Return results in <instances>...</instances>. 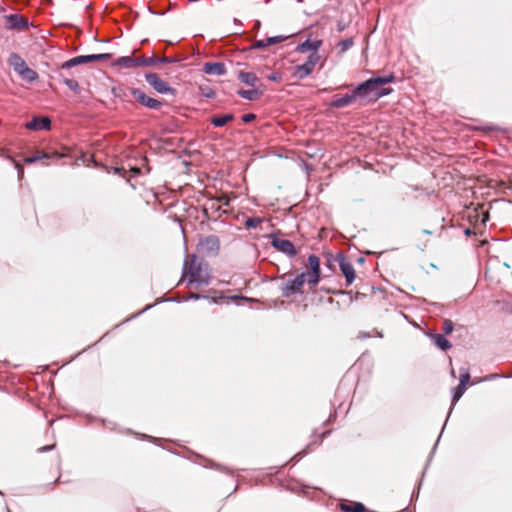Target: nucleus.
Masks as SVG:
<instances>
[{
    "label": "nucleus",
    "mask_w": 512,
    "mask_h": 512,
    "mask_svg": "<svg viewBox=\"0 0 512 512\" xmlns=\"http://www.w3.org/2000/svg\"><path fill=\"white\" fill-rule=\"evenodd\" d=\"M395 80L396 77L393 73L383 76L371 77L364 82L359 83L351 90L350 93L334 95L330 102V107L334 109H341L351 105L354 102L363 104L364 101L370 96L371 91H373L376 87L393 83Z\"/></svg>",
    "instance_id": "1"
},
{
    "label": "nucleus",
    "mask_w": 512,
    "mask_h": 512,
    "mask_svg": "<svg viewBox=\"0 0 512 512\" xmlns=\"http://www.w3.org/2000/svg\"><path fill=\"white\" fill-rule=\"evenodd\" d=\"M307 262L309 266V270L307 272H302L294 279H290L280 285L279 288L283 297L289 298L301 293L305 281H307V283L312 287L318 285L321 279L320 259L315 254H310Z\"/></svg>",
    "instance_id": "2"
},
{
    "label": "nucleus",
    "mask_w": 512,
    "mask_h": 512,
    "mask_svg": "<svg viewBox=\"0 0 512 512\" xmlns=\"http://www.w3.org/2000/svg\"><path fill=\"white\" fill-rule=\"evenodd\" d=\"M202 265L203 259L198 258L195 254L191 255L189 263L185 260L183 265V274H186L188 269L189 285L196 284L198 286H207L210 284V276L208 273H203Z\"/></svg>",
    "instance_id": "3"
},
{
    "label": "nucleus",
    "mask_w": 512,
    "mask_h": 512,
    "mask_svg": "<svg viewBox=\"0 0 512 512\" xmlns=\"http://www.w3.org/2000/svg\"><path fill=\"white\" fill-rule=\"evenodd\" d=\"M111 57H112L111 53L79 55V56L73 57V58L65 61L61 65V70H69L78 65L86 64V63H90V62H94V61L109 60V59H111Z\"/></svg>",
    "instance_id": "4"
},
{
    "label": "nucleus",
    "mask_w": 512,
    "mask_h": 512,
    "mask_svg": "<svg viewBox=\"0 0 512 512\" xmlns=\"http://www.w3.org/2000/svg\"><path fill=\"white\" fill-rule=\"evenodd\" d=\"M146 82L158 93L176 96L177 90L171 87L168 82L164 81L157 73L148 72L145 74Z\"/></svg>",
    "instance_id": "5"
},
{
    "label": "nucleus",
    "mask_w": 512,
    "mask_h": 512,
    "mask_svg": "<svg viewBox=\"0 0 512 512\" xmlns=\"http://www.w3.org/2000/svg\"><path fill=\"white\" fill-rule=\"evenodd\" d=\"M198 250L205 256H216L220 250V240L216 235H208L198 244Z\"/></svg>",
    "instance_id": "6"
},
{
    "label": "nucleus",
    "mask_w": 512,
    "mask_h": 512,
    "mask_svg": "<svg viewBox=\"0 0 512 512\" xmlns=\"http://www.w3.org/2000/svg\"><path fill=\"white\" fill-rule=\"evenodd\" d=\"M130 93L133 95L136 100L143 106L153 109L159 110L163 103L155 98L147 96L143 91L139 88H130Z\"/></svg>",
    "instance_id": "7"
},
{
    "label": "nucleus",
    "mask_w": 512,
    "mask_h": 512,
    "mask_svg": "<svg viewBox=\"0 0 512 512\" xmlns=\"http://www.w3.org/2000/svg\"><path fill=\"white\" fill-rule=\"evenodd\" d=\"M340 270L345 277L346 285H351L355 280V270L353 265L347 260L346 256L340 252L336 256Z\"/></svg>",
    "instance_id": "8"
},
{
    "label": "nucleus",
    "mask_w": 512,
    "mask_h": 512,
    "mask_svg": "<svg viewBox=\"0 0 512 512\" xmlns=\"http://www.w3.org/2000/svg\"><path fill=\"white\" fill-rule=\"evenodd\" d=\"M271 245L273 248L287 255L290 258L295 257L297 255V249L295 248V245L288 239H281L276 236H273L271 239Z\"/></svg>",
    "instance_id": "9"
},
{
    "label": "nucleus",
    "mask_w": 512,
    "mask_h": 512,
    "mask_svg": "<svg viewBox=\"0 0 512 512\" xmlns=\"http://www.w3.org/2000/svg\"><path fill=\"white\" fill-rule=\"evenodd\" d=\"M25 127L33 131H48L51 129V119L48 116H33L32 119L25 124Z\"/></svg>",
    "instance_id": "10"
},
{
    "label": "nucleus",
    "mask_w": 512,
    "mask_h": 512,
    "mask_svg": "<svg viewBox=\"0 0 512 512\" xmlns=\"http://www.w3.org/2000/svg\"><path fill=\"white\" fill-rule=\"evenodd\" d=\"M180 61V58L173 56L157 57L153 55L151 57H141V63L143 67L153 66L157 64H175L179 63Z\"/></svg>",
    "instance_id": "11"
},
{
    "label": "nucleus",
    "mask_w": 512,
    "mask_h": 512,
    "mask_svg": "<svg viewBox=\"0 0 512 512\" xmlns=\"http://www.w3.org/2000/svg\"><path fill=\"white\" fill-rule=\"evenodd\" d=\"M65 155L59 152L38 151L35 155L24 158L25 164H33L41 160L61 159Z\"/></svg>",
    "instance_id": "12"
},
{
    "label": "nucleus",
    "mask_w": 512,
    "mask_h": 512,
    "mask_svg": "<svg viewBox=\"0 0 512 512\" xmlns=\"http://www.w3.org/2000/svg\"><path fill=\"white\" fill-rule=\"evenodd\" d=\"M265 91V86L263 84L258 85V87H253L252 89H238L236 91L237 95L241 98L249 101H255L259 99Z\"/></svg>",
    "instance_id": "13"
},
{
    "label": "nucleus",
    "mask_w": 512,
    "mask_h": 512,
    "mask_svg": "<svg viewBox=\"0 0 512 512\" xmlns=\"http://www.w3.org/2000/svg\"><path fill=\"white\" fill-rule=\"evenodd\" d=\"M113 66L132 69L135 67L142 66L141 57H131V56H121L114 60L112 63Z\"/></svg>",
    "instance_id": "14"
},
{
    "label": "nucleus",
    "mask_w": 512,
    "mask_h": 512,
    "mask_svg": "<svg viewBox=\"0 0 512 512\" xmlns=\"http://www.w3.org/2000/svg\"><path fill=\"white\" fill-rule=\"evenodd\" d=\"M203 72L207 75L223 76L227 69L223 62H207L203 65Z\"/></svg>",
    "instance_id": "15"
},
{
    "label": "nucleus",
    "mask_w": 512,
    "mask_h": 512,
    "mask_svg": "<svg viewBox=\"0 0 512 512\" xmlns=\"http://www.w3.org/2000/svg\"><path fill=\"white\" fill-rule=\"evenodd\" d=\"M10 29H23L29 27L28 20L20 14H9L6 16Z\"/></svg>",
    "instance_id": "16"
},
{
    "label": "nucleus",
    "mask_w": 512,
    "mask_h": 512,
    "mask_svg": "<svg viewBox=\"0 0 512 512\" xmlns=\"http://www.w3.org/2000/svg\"><path fill=\"white\" fill-rule=\"evenodd\" d=\"M322 40L321 39H317V40H310L309 38L306 39L304 42L302 43H299L297 46H296V49L295 51L297 53H305L307 51H311V52H316L318 51V49L321 47L322 45Z\"/></svg>",
    "instance_id": "17"
},
{
    "label": "nucleus",
    "mask_w": 512,
    "mask_h": 512,
    "mask_svg": "<svg viewBox=\"0 0 512 512\" xmlns=\"http://www.w3.org/2000/svg\"><path fill=\"white\" fill-rule=\"evenodd\" d=\"M313 70L314 68H312L309 64L305 62L294 67L293 76L299 80H303L309 75H311Z\"/></svg>",
    "instance_id": "18"
},
{
    "label": "nucleus",
    "mask_w": 512,
    "mask_h": 512,
    "mask_svg": "<svg viewBox=\"0 0 512 512\" xmlns=\"http://www.w3.org/2000/svg\"><path fill=\"white\" fill-rule=\"evenodd\" d=\"M238 79L247 86L258 87L257 83L259 82V78L253 72L240 71Z\"/></svg>",
    "instance_id": "19"
},
{
    "label": "nucleus",
    "mask_w": 512,
    "mask_h": 512,
    "mask_svg": "<svg viewBox=\"0 0 512 512\" xmlns=\"http://www.w3.org/2000/svg\"><path fill=\"white\" fill-rule=\"evenodd\" d=\"M341 511L343 512H365L366 507L361 502H341L339 504Z\"/></svg>",
    "instance_id": "20"
},
{
    "label": "nucleus",
    "mask_w": 512,
    "mask_h": 512,
    "mask_svg": "<svg viewBox=\"0 0 512 512\" xmlns=\"http://www.w3.org/2000/svg\"><path fill=\"white\" fill-rule=\"evenodd\" d=\"M9 63L13 67L16 73H20L25 67H27L26 62L19 56L17 53H12L9 57Z\"/></svg>",
    "instance_id": "21"
},
{
    "label": "nucleus",
    "mask_w": 512,
    "mask_h": 512,
    "mask_svg": "<svg viewBox=\"0 0 512 512\" xmlns=\"http://www.w3.org/2000/svg\"><path fill=\"white\" fill-rule=\"evenodd\" d=\"M63 71L64 70H61V68L59 69L58 77L60 79V82L63 83L64 85H66L73 92L79 93L81 90L79 83L76 80L69 79V78L65 77L63 75Z\"/></svg>",
    "instance_id": "22"
},
{
    "label": "nucleus",
    "mask_w": 512,
    "mask_h": 512,
    "mask_svg": "<svg viewBox=\"0 0 512 512\" xmlns=\"http://www.w3.org/2000/svg\"><path fill=\"white\" fill-rule=\"evenodd\" d=\"M234 119V115L232 113H226L222 115H216L211 118V124L215 127H223L228 122Z\"/></svg>",
    "instance_id": "23"
},
{
    "label": "nucleus",
    "mask_w": 512,
    "mask_h": 512,
    "mask_svg": "<svg viewBox=\"0 0 512 512\" xmlns=\"http://www.w3.org/2000/svg\"><path fill=\"white\" fill-rule=\"evenodd\" d=\"M432 340L441 351H446L452 347L450 341L442 334L433 335Z\"/></svg>",
    "instance_id": "24"
},
{
    "label": "nucleus",
    "mask_w": 512,
    "mask_h": 512,
    "mask_svg": "<svg viewBox=\"0 0 512 512\" xmlns=\"http://www.w3.org/2000/svg\"><path fill=\"white\" fill-rule=\"evenodd\" d=\"M465 390H466V388H464V387H462V386H460V385H457L456 387H454V388L452 389V399H451V402H452V403H451V407H450V409H449V413H448L447 418L450 416V414H451V412H452V410H453V407H454L455 403H456L457 401H459V399H460V398L462 397V395L464 394Z\"/></svg>",
    "instance_id": "25"
},
{
    "label": "nucleus",
    "mask_w": 512,
    "mask_h": 512,
    "mask_svg": "<svg viewBox=\"0 0 512 512\" xmlns=\"http://www.w3.org/2000/svg\"><path fill=\"white\" fill-rule=\"evenodd\" d=\"M23 80L32 83L38 79V74L35 70L29 68L28 66L25 67L19 74H18Z\"/></svg>",
    "instance_id": "26"
},
{
    "label": "nucleus",
    "mask_w": 512,
    "mask_h": 512,
    "mask_svg": "<svg viewBox=\"0 0 512 512\" xmlns=\"http://www.w3.org/2000/svg\"><path fill=\"white\" fill-rule=\"evenodd\" d=\"M383 86L384 85L378 86L373 91H371L370 95L374 96V100H378L382 97L388 96L393 92L392 88Z\"/></svg>",
    "instance_id": "27"
},
{
    "label": "nucleus",
    "mask_w": 512,
    "mask_h": 512,
    "mask_svg": "<svg viewBox=\"0 0 512 512\" xmlns=\"http://www.w3.org/2000/svg\"><path fill=\"white\" fill-rule=\"evenodd\" d=\"M293 35H295V33H293L291 35H276V36H272V37H267L266 44H268V46L276 45V44L284 42L285 40H287L288 38H290Z\"/></svg>",
    "instance_id": "28"
},
{
    "label": "nucleus",
    "mask_w": 512,
    "mask_h": 512,
    "mask_svg": "<svg viewBox=\"0 0 512 512\" xmlns=\"http://www.w3.org/2000/svg\"><path fill=\"white\" fill-rule=\"evenodd\" d=\"M354 45V39L353 37H349V38H346V39H343L341 40L338 44H337V47L339 49V52L340 53H345L346 51H348L352 46Z\"/></svg>",
    "instance_id": "29"
},
{
    "label": "nucleus",
    "mask_w": 512,
    "mask_h": 512,
    "mask_svg": "<svg viewBox=\"0 0 512 512\" xmlns=\"http://www.w3.org/2000/svg\"><path fill=\"white\" fill-rule=\"evenodd\" d=\"M199 93L208 99H212L216 96L215 91L208 85H199Z\"/></svg>",
    "instance_id": "30"
},
{
    "label": "nucleus",
    "mask_w": 512,
    "mask_h": 512,
    "mask_svg": "<svg viewBox=\"0 0 512 512\" xmlns=\"http://www.w3.org/2000/svg\"><path fill=\"white\" fill-rule=\"evenodd\" d=\"M469 380H470V373H469L468 369L461 368L458 385L466 388L467 384L469 383Z\"/></svg>",
    "instance_id": "31"
},
{
    "label": "nucleus",
    "mask_w": 512,
    "mask_h": 512,
    "mask_svg": "<svg viewBox=\"0 0 512 512\" xmlns=\"http://www.w3.org/2000/svg\"><path fill=\"white\" fill-rule=\"evenodd\" d=\"M262 223V219L260 217H248L245 220V226L249 229H256Z\"/></svg>",
    "instance_id": "32"
},
{
    "label": "nucleus",
    "mask_w": 512,
    "mask_h": 512,
    "mask_svg": "<svg viewBox=\"0 0 512 512\" xmlns=\"http://www.w3.org/2000/svg\"><path fill=\"white\" fill-rule=\"evenodd\" d=\"M319 60H320V56L318 54V51L311 52L306 60V63L309 64L312 68H315V66L319 62Z\"/></svg>",
    "instance_id": "33"
},
{
    "label": "nucleus",
    "mask_w": 512,
    "mask_h": 512,
    "mask_svg": "<svg viewBox=\"0 0 512 512\" xmlns=\"http://www.w3.org/2000/svg\"><path fill=\"white\" fill-rule=\"evenodd\" d=\"M454 330V323L450 319L443 321V331L445 334H451Z\"/></svg>",
    "instance_id": "34"
},
{
    "label": "nucleus",
    "mask_w": 512,
    "mask_h": 512,
    "mask_svg": "<svg viewBox=\"0 0 512 512\" xmlns=\"http://www.w3.org/2000/svg\"><path fill=\"white\" fill-rule=\"evenodd\" d=\"M266 47H268V44H266V39L256 40L251 45V49L254 50H262Z\"/></svg>",
    "instance_id": "35"
},
{
    "label": "nucleus",
    "mask_w": 512,
    "mask_h": 512,
    "mask_svg": "<svg viewBox=\"0 0 512 512\" xmlns=\"http://www.w3.org/2000/svg\"><path fill=\"white\" fill-rule=\"evenodd\" d=\"M112 94H113L116 98H120V99H122V100H124V99H125V97H126V93H125L124 89H123V88H121V87H113V88H112Z\"/></svg>",
    "instance_id": "36"
},
{
    "label": "nucleus",
    "mask_w": 512,
    "mask_h": 512,
    "mask_svg": "<svg viewBox=\"0 0 512 512\" xmlns=\"http://www.w3.org/2000/svg\"><path fill=\"white\" fill-rule=\"evenodd\" d=\"M203 298H208V295H201V294H198V293H190L185 298V300H200V299H203Z\"/></svg>",
    "instance_id": "37"
},
{
    "label": "nucleus",
    "mask_w": 512,
    "mask_h": 512,
    "mask_svg": "<svg viewBox=\"0 0 512 512\" xmlns=\"http://www.w3.org/2000/svg\"><path fill=\"white\" fill-rule=\"evenodd\" d=\"M256 119V115L254 113H247V114H244L241 118V120L244 122V123H250L252 122L253 120Z\"/></svg>",
    "instance_id": "38"
},
{
    "label": "nucleus",
    "mask_w": 512,
    "mask_h": 512,
    "mask_svg": "<svg viewBox=\"0 0 512 512\" xmlns=\"http://www.w3.org/2000/svg\"><path fill=\"white\" fill-rule=\"evenodd\" d=\"M268 79L273 82H278L282 79V76L279 72H274L268 76Z\"/></svg>",
    "instance_id": "39"
},
{
    "label": "nucleus",
    "mask_w": 512,
    "mask_h": 512,
    "mask_svg": "<svg viewBox=\"0 0 512 512\" xmlns=\"http://www.w3.org/2000/svg\"><path fill=\"white\" fill-rule=\"evenodd\" d=\"M55 446H56L55 444L42 446L38 449V452L45 453V452L51 451L55 448Z\"/></svg>",
    "instance_id": "40"
},
{
    "label": "nucleus",
    "mask_w": 512,
    "mask_h": 512,
    "mask_svg": "<svg viewBox=\"0 0 512 512\" xmlns=\"http://www.w3.org/2000/svg\"><path fill=\"white\" fill-rule=\"evenodd\" d=\"M346 27H347L346 23L342 20L338 21L336 24V30L338 32L344 31L346 29Z\"/></svg>",
    "instance_id": "41"
},
{
    "label": "nucleus",
    "mask_w": 512,
    "mask_h": 512,
    "mask_svg": "<svg viewBox=\"0 0 512 512\" xmlns=\"http://www.w3.org/2000/svg\"><path fill=\"white\" fill-rule=\"evenodd\" d=\"M14 163H15V168L17 169L18 178H21L24 174L23 167L15 161H14Z\"/></svg>",
    "instance_id": "42"
},
{
    "label": "nucleus",
    "mask_w": 512,
    "mask_h": 512,
    "mask_svg": "<svg viewBox=\"0 0 512 512\" xmlns=\"http://www.w3.org/2000/svg\"><path fill=\"white\" fill-rule=\"evenodd\" d=\"M223 298H224L223 296H221V297H212V296L208 295L207 299L210 300L212 303L217 304L219 299H223Z\"/></svg>",
    "instance_id": "43"
},
{
    "label": "nucleus",
    "mask_w": 512,
    "mask_h": 512,
    "mask_svg": "<svg viewBox=\"0 0 512 512\" xmlns=\"http://www.w3.org/2000/svg\"><path fill=\"white\" fill-rule=\"evenodd\" d=\"M306 454H307V451H306V450H304V451L299 452L298 454H296V455L294 456V458H297V460H296V461H299V460H300L301 458H303V456H304V455H306Z\"/></svg>",
    "instance_id": "44"
},
{
    "label": "nucleus",
    "mask_w": 512,
    "mask_h": 512,
    "mask_svg": "<svg viewBox=\"0 0 512 512\" xmlns=\"http://www.w3.org/2000/svg\"><path fill=\"white\" fill-rule=\"evenodd\" d=\"M152 307H153V305H152V304L147 305L144 309H142V310L138 313V315H139V314H142V313H144V312H146V311H148V310H149V309H151ZM136 316H137V314H136V315H134L133 317H136Z\"/></svg>",
    "instance_id": "45"
},
{
    "label": "nucleus",
    "mask_w": 512,
    "mask_h": 512,
    "mask_svg": "<svg viewBox=\"0 0 512 512\" xmlns=\"http://www.w3.org/2000/svg\"><path fill=\"white\" fill-rule=\"evenodd\" d=\"M368 337H370V334L369 333H365V332H361L359 334V336H358V338H360V339H366Z\"/></svg>",
    "instance_id": "46"
},
{
    "label": "nucleus",
    "mask_w": 512,
    "mask_h": 512,
    "mask_svg": "<svg viewBox=\"0 0 512 512\" xmlns=\"http://www.w3.org/2000/svg\"><path fill=\"white\" fill-rule=\"evenodd\" d=\"M464 234H465V236L469 237L473 234V231L470 228H466L464 230Z\"/></svg>",
    "instance_id": "47"
},
{
    "label": "nucleus",
    "mask_w": 512,
    "mask_h": 512,
    "mask_svg": "<svg viewBox=\"0 0 512 512\" xmlns=\"http://www.w3.org/2000/svg\"><path fill=\"white\" fill-rule=\"evenodd\" d=\"M231 299H241V300H245V301H248L249 299L247 297H244V296H234V297H231Z\"/></svg>",
    "instance_id": "48"
},
{
    "label": "nucleus",
    "mask_w": 512,
    "mask_h": 512,
    "mask_svg": "<svg viewBox=\"0 0 512 512\" xmlns=\"http://www.w3.org/2000/svg\"><path fill=\"white\" fill-rule=\"evenodd\" d=\"M164 75H165V76H167V77H170V75H171V72H169V71H166V72L164 73Z\"/></svg>",
    "instance_id": "49"
},
{
    "label": "nucleus",
    "mask_w": 512,
    "mask_h": 512,
    "mask_svg": "<svg viewBox=\"0 0 512 512\" xmlns=\"http://www.w3.org/2000/svg\"><path fill=\"white\" fill-rule=\"evenodd\" d=\"M377 336H378V337H380V338H382V337H383L382 332H377Z\"/></svg>",
    "instance_id": "50"
},
{
    "label": "nucleus",
    "mask_w": 512,
    "mask_h": 512,
    "mask_svg": "<svg viewBox=\"0 0 512 512\" xmlns=\"http://www.w3.org/2000/svg\"><path fill=\"white\" fill-rule=\"evenodd\" d=\"M164 301H175L174 298H168V299H165Z\"/></svg>",
    "instance_id": "51"
},
{
    "label": "nucleus",
    "mask_w": 512,
    "mask_h": 512,
    "mask_svg": "<svg viewBox=\"0 0 512 512\" xmlns=\"http://www.w3.org/2000/svg\"><path fill=\"white\" fill-rule=\"evenodd\" d=\"M144 438H147V439H152L151 436H147V435H143Z\"/></svg>",
    "instance_id": "52"
},
{
    "label": "nucleus",
    "mask_w": 512,
    "mask_h": 512,
    "mask_svg": "<svg viewBox=\"0 0 512 512\" xmlns=\"http://www.w3.org/2000/svg\"><path fill=\"white\" fill-rule=\"evenodd\" d=\"M260 26V21H256V27Z\"/></svg>",
    "instance_id": "53"
},
{
    "label": "nucleus",
    "mask_w": 512,
    "mask_h": 512,
    "mask_svg": "<svg viewBox=\"0 0 512 512\" xmlns=\"http://www.w3.org/2000/svg\"><path fill=\"white\" fill-rule=\"evenodd\" d=\"M438 445V442H435V445L433 446V449H436Z\"/></svg>",
    "instance_id": "54"
},
{
    "label": "nucleus",
    "mask_w": 512,
    "mask_h": 512,
    "mask_svg": "<svg viewBox=\"0 0 512 512\" xmlns=\"http://www.w3.org/2000/svg\"><path fill=\"white\" fill-rule=\"evenodd\" d=\"M438 445V442H435V445L433 446V449H436Z\"/></svg>",
    "instance_id": "55"
},
{
    "label": "nucleus",
    "mask_w": 512,
    "mask_h": 512,
    "mask_svg": "<svg viewBox=\"0 0 512 512\" xmlns=\"http://www.w3.org/2000/svg\"><path fill=\"white\" fill-rule=\"evenodd\" d=\"M438 445V442H435V445L433 446V449H436Z\"/></svg>",
    "instance_id": "56"
},
{
    "label": "nucleus",
    "mask_w": 512,
    "mask_h": 512,
    "mask_svg": "<svg viewBox=\"0 0 512 512\" xmlns=\"http://www.w3.org/2000/svg\"><path fill=\"white\" fill-rule=\"evenodd\" d=\"M424 233H426V234H430L431 232H430V231H428V230H424Z\"/></svg>",
    "instance_id": "57"
},
{
    "label": "nucleus",
    "mask_w": 512,
    "mask_h": 512,
    "mask_svg": "<svg viewBox=\"0 0 512 512\" xmlns=\"http://www.w3.org/2000/svg\"><path fill=\"white\" fill-rule=\"evenodd\" d=\"M451 374L453 377L455 376L454 370H451Z\"/></svg>",
    "instance_id": "58"
}]
</instances>
